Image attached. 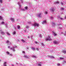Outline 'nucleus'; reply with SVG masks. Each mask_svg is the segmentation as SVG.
<instances>
[{"mask_svg": "<svg viewBox=\"0 0 66 66\" xmlns=\"http://www.w3.org/2000/svg\"><path fill=\"white\" fill-rule=\"evenodd\" d=\"M10 55H11V56H12V54H10Z\"/></svg>", "mask_w": 66, "mask_h": 66, "instance_id": "nucleus-46", "label": "nucleus"}, {"mask_svg": "<svg viewBox=\"0 0 66 66\" xmlns=\"http://www.w3.org/2000/svg\"><path fill=\"white\" fill-rule=\"evenodd\" d=\"M32 49L33 50H35L36 49L35 48H32Z\"/></svg>", "mask_w": 66, "mask_h": 66, "instance_id": "nucleus-24", "label": "nucleus"}, {"mask_svg": "<svg viewBox=\"0 0 66 66\" xmlns=\"http://www.w3.org/2000/svg\"><path fill=\"white\" fill-rule=\"evenodd\" d=\"M51 58H55V57L53 56H51L50 57Z\"/></svg>", "mask_w": 66, "mask_h": 66, "instance_id": "nucleus-18", "label": "nucleus"}, {"mask_svg": "<svg viewBox=\"0 0 66 66\" xmlns=\"http://www.w3.org/2000/svg\"><path fill=\"white\" fill-rule=\"evenodd\" d=\"M7 54H10L9 52H7Z\"/></svg>", "mask_w": 66, "mask_h": 66, "instance_id": "nucleus-28", "label": "nucleus"}, {"mask_svg": "<svg viewBox=\"0 0 66 66\" xmlns=\"http://www.w3.org/2000/svg\"><path fill=\"white\" fill-rule=\"evenodd\" d=\"M65 34H66V31L65 32Z\"/></svg>", "mask_w": 66, "mask_h": 66, "instance_id": "nucleus-47", "label": "nucleus"}, {"mask_svg": "<svg viewBox=\"0 0 66 66\" xmlns=\"http://www.w3.org/2000/svg\"><path fill=\"white\" fill-rule=\"evenodd\" d=\"M61 4L62 5H63V3H61Z\"/></svg>", "mask_w": 66, "mask_h": 66, "instance_id": "nucleus-39", "label": "nucleus"}, {"mask_svg": "<svg viewBox=\"0 0 66 66\" xmlns=\"http://www.w3.org/2000/svg\"><path fill=\"white\" fill-rule=\"evenodd\" d=\"M64 59V57H60V59L61 60H63Z\"/></svg>", "mask_w": 66, "mask_h": 66, "instance_id": "nucleus-14", "label": "nucleus"}, {"mask_svg": "<svg viewBox=\"0 0 66 66\" xmlns=\"http://www.w3.org/2000/svg\"><path fill=\"white\" fill-rule=\"evenodd\" d=\"M41 13H40L38 14V15H37V16L39 18H40L41 17Z\"/></svg>", "mask_w": 66, "mask_h": 66, "instance_id": "nucleus-4", "label": "nucleus"}, {"mask_svg": "<svg viewBox=\"0 0 66 66\" xmlns=\"http://www.w3.org/2000/svg\"><path fill=\"white\" fill-rule=\"evenodd\" d=\"M52 23H53V26H55L56 24H55V23H54L53 22H52Z\"/></svg>", "mask_w": 66, "mask_h": 66, "instance_id": "nucleus-13", "label": "nucleus"}, {"mask_svg": "<svg viewBox=\"0 0 66 66\" xmlns=\"http://www.w3.org/2000/svg\"><path fill=\"white\" fill-rule=\"evenodd\" d=\"M16 32L15 31H14L13 32V35H15V34Z\"/></svg>", "mask_w": 66, "mask_h": 66, "instance_id": "nucleus-19", "label": "nucleus"}, {"mask_svg": "<svg viewBox=\"0 0 66 66\" xmlns=\"http://www.w3.org/2000/svg\"><path fill=\"white\" fill-rule=\"evenodd\" d=\"M62 10H64V9L63 8H62Z\"/></svg>", "mask_w": 66, "mask_h": 66, "instance_id": "nucleus-37", "label": "nucleus"}, {"mask_svg": "<svg viewBox=\"0 0 66 66\" xmlns=\"http://www.w3.org/2000/svg\"><path fill=\"white\" fill-rule=\"evenodd\" d=\"M22 53H25L24 51H22Z\"/></svg>", "mask_w": 66, "mask_h": 66, "instance_id": "nucleus-34", "label": "nucleus"}, {"mask_svg": "<svg viewBox=\"0 0 66 66\" xmlns=\"http://www.w3.org/2000/svg\"><path fill=\"white\" fill-rule=\"evenodd\" d=\"M10 50H12V51L15 52V50H14V47H11L10 48Z\"/></svg>", "mask_w": 66, "mask_h": 66, "instance_id": "nucleus-1", "label": "nucleus"}, {"mask_svg": "<svg viewBox=\"0 0 66 66\" xmlns=\"http://www.w3.org/2000/svg\"><path fill=\"white\" fill-rule=\"evenodd\" d=\"M55 9L54 8H52V12H54V11Z\"/></svg>", "mask_w": 66, "mask_h": 66, "instance_id": "nucleus-10", "label": "nucleus"}, {"mask_svg": "<svg viewBox=\"0 0 66 66\" xmlns=\"http://www.w3.org/2000/svg\"><path fill=\"white\" fill-rule=\"evenodd\" d=\"M39 36H40L41 38H42V35H39Z\"/></svg>", "mask_w": 66, "mask_h": 66, "instance_id": "nucleus-33", "label": "nucleus"}, {"mask_svg": "<svg viewBox=\"0 0 66 66\" xmlns=\"http://www.w3.org/2000/svg\"><path fill=\"white\" fill-rule=\"evenodd\" d=\"M11 65H12V66H14V65L13 64H12Z\"/></svg>", "mask_w": 66, "mask_h": 66, "instance_id": "nucleus-43", "label": "nucleus"}, {"mask_svg": "<svg viewBox=\"0 0 66 66\" xmlns=\"http://www.w3.org/2000/svg\"><path fill=\"white\" fill-rule=\"evenodd\" d=\"M3 18L1 16H0V20H1Z\"/></svg>", "mask_w": 66, "mask_h": 66, "instance_id": "nucleus-17", "label": "nucleus"}, {"mask_svg": "<svg viewBox=\"0 0 66 66\" xmlns=\"http://www.w3.org/2000/svg\"><path fill=\"white\" fill-rule=\"evenodd\" d=\"M29 28V27L28 26H26V29H28Z\"/></svg>", "mask_w": 66, "mask_h": 66, "instance_id": "nucleus-20", "label": "nucleus"}, {"mask_svg": "<svg viewBox=\"0 0 66 66\" xmlns=\"http://www.w3.org/2000/svg\"><path fill=\"white\" fill-rule=\"evenodd\" d=\"M28 38H30V37H29V36H28Z\"/></svg>", "mask_w": 66, "mask_h": 66, "instance_id": "nucleus-41", "label": "nucleus"}, {"mask_svg": "<svg viewBox=\"0 0 66 66\" xmlns=\"http://www.w3.org/2000/svg\"><path fill=\"white\" fill-rule=\"evenodd\" d=\"M64 18H65V19H66V16H65V17H64Z\"/></svg>", "mask_w": 66, "mask_h": 66, "instance_id": "nucleus-45", "label": "nucleus"}, {"mask_svg": "<svg viewBox=\"0 0 66 66\" xmlns=\"http://www.w3.org/2000/svg\"><path fill=\"white\" fill-rule=\"evenodd\" d=\"M53 43H54V44H57L58 43V42H57V41L56 40H54V41H53Z\"/></svg>", "mask_w": 66, "mask_h": 66, "instance_id": "nucleus-5", "label": "nucleus"}, {"mask_svg": "<svg viewBox=\"0 0 66 66\" xmlns=\"http://www.w3.org/2000/svg\"><path fill=\"white\" fill-rule=\"evenodd\" d=\"M61 19L62 20L63 18H61Z\"/></svg>", "mask_w": 66, "mask_h": 66, "instance_id": "nucleus-44", "label": "nucleus"}, {"mask_svg": "<svg viewBox=\"0 0 66 66\" xmlns=\"http://www.w3.org/2000/svg\"><path fill=\"white\" fill-rule=\"evenodd\" d=\"M9 42V41L8 40H7L6 41V43H8Z\"/></svg>", "mask_w": 66, "mask_h": 66, "instance_id": "nucleus-30", "label": "nucleus"}, {"mask_svg": "<svg viewBox=\"0 0 66 66\" xmlns=\"http://www.w3.org/2000/svg\"><path fill=\"white\" fill-rule=\"evenodd\" d=\"M1 34H4V33L3 32H1Z\"/></svg>", "mask_w": 66, "mask_h": 66, "instance_id": "nucleus-26", "label": "nucleus"}, {"mask_svg": "<svg viewBox=\"0 0 66 66\" xmlns=\"http://www.w3.org/2000/svg\"><path fill=\"white\" fill-rule=\"evenodd\" d=\"M38 65L39 66H41V65L40 64H38Z\"/></svg>", "mask_w": 66, "mask_h": 66, "instance_id": "nucleus-32", "label": "nucleus"}, {"mask_svg": "<svg viewBox=\"0 0 66 66\" xmlns=\"http://www.w3.org/2000/svg\"><path fill=\"white\" fill-rule=\"evenodd\" d=\"M53 34H54V36H55L57 35V34H56L55 32H53Z\"/></svg>", "mask_w": 66, "mask_h": 66, "instance_id": "nucleus-11", "label": "nucleus"}, {"mask_svg": "<svg viewBox=\"0 0 66 66\" xmlns=\"http://www.w3.org/2000/svg\"><path fill=\"white\" fill-rule=\"evenodd\" d=\"M4 23V22H2L1 23V24H3Z\"/></svg>", "mask_w": 66, "mask_h": 66, "instance_id": "nucleus-29", "label": "nucleus"}, {"mask_svg": "<svg viewBox=\"0 0 66 66\" xmlns=\"http://www.w3.org/2000/svg\"><path fill=\"white\" fill-rule=\"evenodd\" d=\"M8 48H10V46H8Z\"/></svg>", "mask_w": 66, "mask_h": 66, "instance_id": "nucleus-42", "label": "nucleus"}, {"mask_svg": "<svg viewBox=\"0 0 66 66\" xmlns=\"http://www.w3.org/2000/svg\"><path fill=\"white\" fill-rule=\"evenodd\" d=\"M18 41H19V40H18Z\"/></svg>", "mask_w": 66, "mask_h": 66, "instance_id": "nucleus-48", "label": "nucleus"}, {"mask_svg": "<svg viewBox=\"0 0 66 66\" xmlns=\"http://www.w3.org/2000/svg\"><path fill=\"white\" fill-rule=\"evenodd\" d=\"M28 7H24V9H26V10H27L28 9Z\"/></svg>", "mask_w": 66, "mask_h": 66, "instance_id": "nucleus-16", "label": "nucleus"}, {"mask_svg": "<svg viewBox=\"0 0 66 66\" xmlns=\"http://www.w3.org/2000/svg\"><path fill=\"white\" fill-rule=\"evenodd\" d=\"M33 57H35V58H36V57L35 56H33Z\"/></svg>", "mask_w": 66, "mask_h": 66, "instance_id": "nucleus-31", "label": "nucleus"}, {"mask_svg": "<svg viewBox=\"0 0 66 66\" xmlns=\"http://www.w3.org/2000/svg\"><path fill=\"white\" fill-rule=\"evenodd\" d=\"M57 66H59L60 65V64L59 63H58L57 64Z\"/></svg>", "mask_w": 66, "mask_h": 66, "instance_id": "nucleus-27", "label": "nucleus"}, {"mask_svg": "<svg viewBox=\"0 0 66 66\" xmlns=\"http://www.w3.org/2000/svg\"><path fill=\"white\" fill-rule=\"evenodd\" d=\"M21 42H23V43H25V41L23 40H21Z\"/></svg>", "mask_w": 66, "mask_h": 66, "instance_id": "nucleus-12", "label": "nucleus"}, {"mask_svg": "<svg viewBox=\"0 0 66 66\" xmlns=\"http://www.w3.org/2000/svg\"><path fill=\"white\" fill-rule=\"evenodd\" d=\"M10 20L12 21H14V18H11L10 19Z\"/></svg>", "mask_w": 66, "mask_h": 66, "instance_id": "nucleus-7", "label": "nucleus"}, {"mask_svg": "<svg viewBox=\"0 0 66 66\" xmlns=\"http://www.w3.org/2000/svg\"><path fill=\"white\" fill-rule=\"evenodd\" d=\"M33 25L35 26H37V27H38L39 26V24L37 23H35L33 24Z\"/></svg>", "mask_w": 66, "mask_h": 66, "instance_id": "nucleus-2", "label": "nucleus"}, {"mask_svg": "<svg viewBox=\"0 0 66 66\" xmlns=\"http://www.w3.org/2000/svg\"><path fill=\"white\" fill-rule=\"evenodd\" d=\"M20 1H22V0H20Z\"/></svg>", "mask_w": 66, "mask_h": 66, "instance_id": "nucleus-49", "label": "nucleus"}, {"mask_svg": "<svg viewBox=\"0 0 66 66\" xmlns=\"http://www.w3.org/2000/svg\"><path fill=\"white\" fill-rule=\"evenodd\" d=\"M4 66H6V62H4Z\"/></svg>", "mask_w": 66, "mask_h": 66, "instance_id": "nucleus-8", "label": "nucleus"}, {"mask_svg": "<svg viewBox=\"0 0 66 66\" xmlns=\"http://www.w3.org/2000/svg\"><path fill=\"white\" fill-rule=\"evenodd\" d=\"M0 3H3L2 0H0Z\"/></svg>", "mask_w": 66, "mask_h": 66, "instance_id": "nucleus-23", "label": "nucleus"}, {"mask_svg": "<svg viewBox=\"0 0 66 66\" xmlns=\"http://www.w3.org/2000/svg\"><path fill=\"white\" fill-rule=\"evenodd\" d=\"M20 26H18V28H18V29H19L20 28Z\"/></svg>", "mask_w": 66, "mask_h": 66, "instance_id": "nucleus-21", "label": "nucleus"}, {"mask_svg": "<svg viewBox=\"0 0 66 66\" xmlns=\"http://www.w3.org/2000/svg\"><path fill=\"white\" fill-rule=\"evenodd\" d=\"M56 4L59 3V2L58 1H57V2H56Z\"/></svg>", "mask_w": 66, "mask_h": 66, "instance_id": "nucleus-22", "label": "nucleus"}, {"mask_svg": "<svg viewBox=\"0 0 66 66\" xmlns=\"http://www.w3.org/2000/svg\"><path fill=\"white\" fill-rule=\"evenodd\" d=\"M43 23H46V21H44L43 22Z\"/></svg>", "mask_w": 66, "mask_h": 66, "instance_id": "nucleus-25", "label": "nucleus"}, {"mask_svg": "<svg viewBox=\"0 0 66 66\" xmlns=\"http://www.w3.org/2000/svg\"><path fill=\"white\" fill-rule=\"evenodd\" d=\"M22 10L23 11H24V9H22Z\"/></svg>", "mask_w": 66, "mask_h": 66, "instance_id": "nucleus-40", "label": "nucleus"}, {"mask_svg": "<svg viewBox=\"0 0 66 66\" xmlns=\"http://www.w3.org/2000/svg\"><path fill=\"white\" fill-rule=\"evenodd\" d=\"M45 13L47 14V12L46 11L45 12Z\"/></svg>", "mask_w": 66, "mask_h": 66, "instance_id": "nucleus-38", "label": "nucleus"}, {"mask_svg": "<svg viewBox=\"0 0 66 66\" xmlns=\"http://www.w3.org/2000/svg\"><path fill=\"white\" fill-rule=\"evenodd\" d=\"M6 33L7 34V35H10V34L8 32H6Z\"/></svg>", "mask_w": 66, "mask_h": 66, "instance_id": "nucleus-15", "label": "nucleus"}, {"mask_svg": "<svg viewBox=\"0 0 66 66\" xmlns=\"http://www.w3.org/2000/svg\"><path fill=\"white\" fill-rule=\"evenodd\" d=\"M46 40H51V39L50 38V37L48 36V38H46Z\"/></svg>", "mask_w": 66, "mask_h": 66, "instance_id": "nucleus-3", "label": "nucleus"}, {"mask_svg": "<svg viewBox=\"0 0 66 66\" xmlns=\"http://www.w3.org/2000/svg\"><path fill=\"white\" fill-rule=\"evenodd\" d=\"M27 49H28V48H27Z\"/></svg>", "mask_w": 66, "mask_h": 66, "instance_id": "nucleus-50", "label": "nucleus"}, {"mask_svg": "<svg viewBox=\"0 0 66 66\" xmlns=\"http://www.w3.org/2000/svg\"><path fill=\"white\" fill-rule=\"evenodd\" d=\"M0 61H1V60H0Z\"/></svg>", "mask_w": 66, "mask_h": 66, "instance_id": "nucleus-51", "label": "nucleus"}, {"mask_svg": "<svg viewBox=\"0 0 66 66\" xmlns=\"http://www.w3.org/2000/svg\"><path fill=\"white\" fill-rule=\"evenodd\" d=\"M24 57L25 58H28V57L27 55H24Z\"/></svg>", "mask_w": 66, "mask_h": 66, "instance_id": "nucleus-9", "label": "nucleus"}, {"mask_svg": "<svg viewBox=\"0 0 66 66\" xmlns=\"http://www.w3.org/2000/svg\"><path fill=\"white\" fill-rule=\"evenodd\" d=\"M62 52L63 53H64V54L66 53V51H65V50H63L62 51Z\"/></svg>", "mask_w": 66, "mask_h": 66, "instance_id": "nucleus-6", "label": "nucleus"}, {"mask_svg": "<svg viewBox=\"0 0 66 66\" xmlns=\"http://www.w3.org/2000/svg\"><path fill=\"white\" fill-rule=\"evenodd\" d=\"M35 43L36 44H37V42H35Z\"/></svg>", "mask_w": 66, "mask_h": 66, "instance_id": "nucleus-35", "label": "nucleus"}, {"mask_svg": "<svg viewBox=\"0 0 66 66\" xmlns=\"http://www.w3.org/2000/svg\"><path fill=\"white\" fill-rule=\"evenodd\" d=\"M36 50H37V51L39 50V49H38V48H36Z\"/></svg>", "mask_w": 66, "mask_h": 66, "instance_id": "nucleus-36", "label": "nucleus"}]
</instances>
